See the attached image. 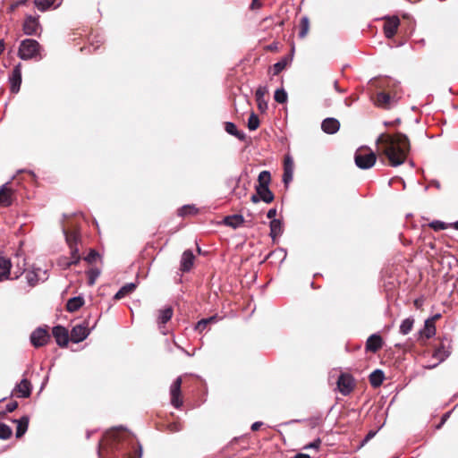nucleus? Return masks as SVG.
<instances>
[{"label":"nucleus","mask_w":458,"mask_h":458,"mask_svg":"<svg viewBox=\"0 0 458 458\" xmlns=\"http://www.w3.org/2000/svg\"><path fill=\"white\" fill-rule=\"evenodd\" d=\"M376 143L377 151L386 157L392 166L404 163L410 149V143L405 135L381 133Z\"/></svg>","instance_id":"1"},{"label":"nucleus","mask_w":458,"mask_h":458,"mask_svg":"<svg viewBox=\"0 0 458 458\" xmlns=\"http://www.w3.org/2000/svg\"><path fill=\"white\" fill-rule=\"evenodd\" d=\"M440 318V314L431 315V369L444 361L450 354V341L446 337H432L436 335V327L433 322Z\"/></svg>","instance_id":"2"},{"label":"nucleus","mask_w":458,"mask_h":458,"mask_svg":"<svg viewBox=\"0 0 458 458\" xmlns=\"http://www.w3.org/2000/svg\"><path fill=\"white\" fill-rule=\"evenodd\" d=\"M377 160L376 154L367 147L359 148L354 155L356 165L360 169L371 168Z\"/></svg>","instance_id":"3"},{"label":"nucleus","mask_w":458,"mask_h":458,"mask_svg":"<svg viewBox=\"0 0 458 458\" xmlns=\"http://www.w3.org/2000/svg\"><path fill=\"white\" fill-rule=\"evenodd\" d=\"M40 45L35 39H24L21 41L18 55L22 60H29L36 57L40 52Z\"/></svg>","instance_id":"4"},{"label":"nucleus","mask_w":458,"mask_h":458,"mask_svg":"<svg viewBox=\"0 0 458 458\" xmlns=\"http://www.w3.org/2000/svg\"><path fill=\"white\" fill-rule=\"evenodd\" d=\"M401 98L397 89L388 92H379L375 99V104L385 109L391 108Z\"/></svg>","instance_id":"5"},{"label":"nucleus","mask_w":458,"mask_h":458,"mask_svg":"<svg viewBox=\"0 0 458 458\" xmlns=\"http://www.w3.org/2000/svg\"><path fill=\"white\" fill-rule=\"evenodd\" d=\"M337 387L344 395L349 394L354 387L352 377L349 374H342L337 380Z\"/></svg>","instance_id":"6"},{"label":"nucleus","mask_w":458,"mask_h":458,"mask_svg":"<svg viewBox=\"0 0 458 458\" xmlns=\"http://www.w3.org/2000/svg\"><path fill=\"white\" fill-rule=\"evenodd\" d=\"M47 270L40 267L33 268L26 274V279L30 286H35L39 282L47 280Z\"/></svg>","instance_id":"7"},{"label":"nucleus","mask_w":458,"mask_h":458,"mask_svg":"<svg viewBox=\"0 0 458 458\" xmlns=\"http://www.w3.org/2000/svg\"><path fill=\"white\" fill-rule=\"evenodd\" d=\"M49 340V335L47 330L38 328L32 332L30 335V342L36 348L45 345Z\"/></svg>","instance_id":"8"},{"label":"nucleus","mask_w":458,"mask_h":458,"mask_svg":"<svg viewBox=\"0 0 458 458\" xmlns=\"http://www.w3.org/2000/svg\"><path fill=\"white\" fill-rule=\"evenodd\" d=\"M182 377H178L170 387L171 403L175 408H179L182 404L180 399L181 394Z\"/></svg>","instance_id":"9"},{"label":"nucleus","mask_w":458,"mask_h":458,"mask_svg":"<svg viewBox=\"0 0 458 458\" xmlns=\"http://www.w3.org/2000/svg\"><path fill=\"white\" fill-rule=\"evenodd\" d=\"M89 333L90 330L86 325H76L71 331V340L74 343H80L86 339Z\"/></svg>","instance_id":"10"},{"label":"nucleus","mask_w":458,"mask_h":458,"mask_svg":"<svg viewBox=\"0 0 458 458\" xmlns=\"http://www.w3.org/2000/svg\"><path fill=\"white\" fill-rule=\"evenodd\" d=\"M53 335L59 346L64 347L67 345L69 341V334L66 328L61 326L55 327L53 328Z\"/></svg>","instance_id":"11"},{"label":"nucleus","mask_w":458,"mask_h":458,"mask_svg":"<svg viewBox=\"0 0 458 458\" xmlns=\"http://www.w3.org/2000/svg\"><path fill=\"white\" fill-rule=\"evenodd\" d=\"M13 191L9 186V182L3 184L0 187V206L8 207L13 202Z\"/></svg>","instance_id":"12"},{"label":"nucleus","mask_w":458,"mask_h":458,"mask_svg":"<svg viewBox=\"0 0 458 458\" xmlns=\"http://www.w3.org/2000/svg\"><path fill=\"white\" fill-rule=\"evenodd\" d=\"M400 21L397 17L394 16L391 18H387L384 25V31L386 37L388 38H393L396 33Z\"/></svg>","instance_id":"13"},{"label":"nucleus","mask_w":458,"mask_h":458,"mask_svg":"<svg viewBox=\"0 0 458 458\" xmlns=\"http://www.w3.org/2000/svg\"><path fill=\"white\" fill-rule=\"evenodd\" d=\"M11 91L17 93L20 90L21 83V64L16 65L10 76Z\"/></svg>","instance_id":"14"},{"label":"nucleus","mask_w":458,"mask_h":458,"mask_svg":"<svg viewBox=\"0 0 458 458\" xmlns=\"http://www.w3.org/2000/svg\"><path fill=\"white\" fill-rule=\"evenodd\" d=\"M31 385L29 380L22 379L14 388L13 393L17 397L26 398L30 395Z\"/></svg>","instance_id":"15"},{"label":"nucleus","mask_w":458,"mask_h":458,"mask_svg":"<svg viewBox=\"0 0 458 458\" xmlns=\"http://www.w3.org/2000/svg\"><path fill=\"white\" fill-rule=\"evenodd\" d=\"M321 128L324 132L334 134L339 131L340 123L335 118H326L321 123Z\"/></svg>","instance_id":"16"},{"label":"nucleus","mask_w":458,"mask_h":458,"mask_svg":"<svg viewBox=\"0 0 458 458\" xmlns=\"http://www.w3.org/2000/svg\"><path fill=\"white\" fill-rule=\"evenodd\" d=\"M39 30V23L37 18L29 16L23 24L24 33L27 35H36Z\"/></svg>","instance_id":"17"},{"label":"nucleus","mask_w":458,"mask_h":458,"mask_svg":"<svg viewBox=\"0 0 458 458\" xmlns=\"http://www.w3.org/2000/svg\"><path fill=\"white\" fill-rule=\"evenodd\" d=\"M293 160L291 157L287 156L284 164V182L287 185L292 180L293 175Z\"/></svg>","instance_id":"18"},{"label":"nucleus","mask_w":458,"mask_h":458,"mask_svg":"<svg viewBox=\"0 0 458 458\" xmlns=\"http://www.w3.org/2000/svg\"><path fill=\"white\" fill-rule=\"evenodd\" d=\"M11 267V260L5 257H0V282L9 279Z\"/></svg>","instance_id":"19"},{"label":"nucleus","mask_w":458,"mask_h":458,"mask_svg":"<svg viewBox=\"0 0 458 458\" xmlns=\"http://www.w3.org/2000/svg\"><path fill=\"white\" fill-rule=\"evenodd\" d=\"M382 338L378 335H371L366 343V349L368 351L376 352L382 347Z\"/></svg>","instance_id":"20"},{"label":"nucleus","mask_w":458,"mask_h":458,"mask_svg":"<svg viewBox=\"0 0 458 458\" xmlns=\"http://www.w3.org/2000/svg\"><path fill=\"white\" fill-rule=\"evenodd\" d=\"M63 232L64 233L66 242L69 245L70 249L72 250L74 248H78L77 247V242L79 241L78 232L75 229L67 230L66 228H64Z\"/></svg>","instance_id":"21"},{"label":"nucleus","mask_w":458,"mask_h":458,"mask_svg":"<svg viewBox=\"0 0 458 458\" xmlns=\"http://www.w3.org/2000/svg\"><path fill=\"white\" fill-rule=\"evenodd\" d=\"M194 260V255L191 250H187L182 253V260H181V267L183 271H189L192 265Z\"/></svg>","instance_id":"22"},{"label":"nucleus","mask_w":458,"mask_h":458,"mask_svg":"<svg viewBox=\"0 0 458 458\" xmlns=\"http://www.w3.org/2000/svg\"><path fill=\"white\" fill-rule=\"evenodd\" d=\"M224 223L225 225L236 229L244 223V218L241 215L228 216L224 219Z\"/></svg>","instance_id":"23"},{"label":"nucleus","mask_w":458,"mask_h":458,"mask_svg":"<svg viewBox=\"0 0 458 458\" xmlns=\"http://www.w3.org/2000/svg\"><path fill=\"white\" fill-rule=\"evenodd\" d=\"M173 316V310L171 307H166L163 310H159L157 324L159 328L161 329L162 326L168 322Z\"/></svg>","instance_id":"24"},{"label":"nucleus","mask_w":458,"mask_h":458,"mask_svg":"<svg viewBox=\"0 0 458 458\" xmlns=\"http://www.w3.org/2000/svg\"><path fill=\"white\" fill-rule=\"evenodd\" d=\"M256 191L260 199L266 203H270L274 199V194L268 187H256Z\"/></svg>","instance_id":"25"},{"label":"nucleus","mask_w":458,"mask_h":458,"mask_svg":"<svg viewBox=\"0 0 458 458\" xmlns=\"http://www.w3.org/2000/svg\"><path fill=\"white\" fill-rule=\"evenodd\" d=\"M283 233V225L279 219H273L270 222V236L273 240L280 236Z\"/></svg>","instance_id":"26"},{"label":"nucleus","mask_w":458,"mask_h":458,"mask_svg":"<svg viewBox=\"0 0 458 458\" xmlns=\"http://www.w3.org/2000/svg\"><path fill=\"white\" fill-rule=\"evenodd\" d=\"M17 423L16 437H21L25 434L29 426V417L23 416L20 420H14Z\"/></svg>","instance_id":"27"},{"label":"nucleus","mask_w":458,"mask_h":458,"mask_svg":"<svg viewBox=\"0 0 458 458\" xmlns=\"http://www.w3.org/2000/svg\"><path fill=\"white\" fill-rule=\"evenodd\" d=\"M136 289V284L134 283L126 284L123 285L114 295L115 300H121L131 293Z\"/></svg>","instance_id":"28"},{"label":"nucleus","mask_w":458,"mask_h":458,"mask_svg":"<svg viewBox=\"0 0 458 458\" xmlns=\"http://www.w3.org/2000/svg\"><path fill=\"white\" fill-rule=\"evenodd\" d=\"M225 130L226 131L227 133L235 136L237 139L241 140H243L245 139L244 132L238 131L233 123L226 122L225 123Z\"/></svg>","instance_id":"29"},{"label":"nucleus","mask_w":458,"mask_h":458,"mask_svg":"<svg viewBox=\"0 0 458 458\" xmlns=\"http://www.w3.org/2000/svg\"><path fill=\"white\" fill-rule=\"evenodd\" d=\"M84 303V301L81 297H73L68 300L66 304V309L70 312H73L78 310Z\"/></svg>","instance_id":"30"},{"label":"nucleus","mask_w":458,"mask_h":458,"mask_svg":"<svg viewBox=\"0 0 458 458\" xmlns=\"http://www.w3.org/2000/svg\"><path fill=\"white\" fill-rule=\"evenodd\" d=\"M383 380L384 373L379 369H376L369 376L370 384L375 387L379 386L383 383Z\"/></svg>","instance_id":"31"},{"label":"nucleus","mask_w":458,"mask_h":458,"mask_svg":"<svg viewBox=\"0 0 458 458\" xmlns=\"http://www.w3.org/2000/svg\"><path fill=\"white\" fill-rule=\"evenodd\" d=\"M413 324L414 319L412 318H405L400 325V333L404 335H408L411 331Z\"/></svg>","instance_id":"32"},{"label":"nucleus","mask_w":458,"mask_h":458,"mask_svg":"<svg viewBox=\"0 0 458 458\" xmlns=\"http://www.w3.org/2000/svg\"><path fill=\"white\" fill-rule=\"evenodd\" d=\"M428 339H429V318L425 319L424 329L419 333V340L421 341L423 344H427Z\"/></svg>","instance_id":"33"},{"label":"nucleus","mask_w":458,"mask_h":458,"mask_svg":"<svg viewBox=\"0 0 458 458\" xmlns=\"http://www.w3.org/2000/svg\"><path fill=\"white\" fill-rule=\"evenodd\" d=\"M270 179H271L270 173L268 171H262L259 174V178H258L259 185H257L256 187H268Z\"/></svg>","instance_id":"34"},{"label":"nucleus","mask_w":458,"mask_h":458,"mask_svg":"<svg viewBox=\"0 0 458 458\" xmlns=\"http://www.w3.org/2000/svg\"><path fill=\"white\" fill-rule=\"evenodd\" d=\"M198 209L194 205H184L178 210V216H185L197 214Z\"/></svg>","instance_id":"35"},{"label":"nucleus","mask_w":458,"mask_h":458,"mask_svg":"<svg viewBox=\"0 0 458 458\" xmlns=\"http://www.w3.org/2000/svg\"><path fill=\"white\" fill-rule=\"evenodd\" d=\"M55 1L56 0H35V5L39 11L44 12L52 6Z\"/></svg>","instance_id":"36"},{"label":"nucleus","mask_w":458,"mask_h":458,"mask_svg":"<svg viewBox=\"0 0 458 458\" xmlns=\"http://www.w3.org/2000/svg\"><path fill=\"white\" fill-rule=\"evenodd\" d=\"M300 26H301V30L299 32V36H300V38H303L306 37V35L308 34L309 30H310L309 19L307 17H302L301 20Z\"/></svg>","instance_id":"37"},{"label":"nucleus","mask_w":458,"mask_h":458,"mask_svg":"<svg viewBox=\"0 0 458 458\" xmlns=\"http://www.w3.org/2000/svg\"><path fill=\"white\" fill-rule=\"evenodd\" d=\"M12 428L4 423H0V438L6 440L12 436Z\"/></svg>","instance_id":"38"},{"label":"nucleus","mask_w":458,"mask_h":458,"mask_svg":"<svg viewBox=\"0 0 458 458\" xmlns=\"http://www.w3.org/2000/svg\"><path fill=\"white\" fill-rule=\"evenodd\" d=\"M274 98L276 102L284 104L287 101V93L284 89H278L276 90Z\"/></svg>","instance_id":"39"},{"label":"nucleus","mask_w":458,"mask_h":458,"mask_svg":"<svg viewBox=\"0 0 458 458\" xmlns=\"http://www.w3.org/2000/svg\"><path fill=\"white\" fill-rule=\"evenodd\" d=\"M259 126V117L252 113L248 120V128L250 131H255Z\"/></svg>","instance_id":"40"},{"label":"nucleus","mask_w":458,"mask_h":458,"mask_svg":"<svg viewBox=\"0 0 458 458\" xmlns=\"http://www.w3.org/2000/svg\"><path fill=\"white\" fill-rule=\"evenodd\" d=\"M268 89L267 86H259L255 93L257 102H261L264 99L266 94H267Z\"/></svg>","instance_id":"41"},{"label":"nucleus","mask_w":458,"mask_h":458,"mask_svg":"<svg viewBox=\"0 0 458 458\" xmlns=\"http://www.w3.org/2000/svg\"><path fill=\"white\" fill-rule=\"evenodd\" d=\"M447 227H450L449 224H445L439 220L431 221V229L435 231L444 230Z\"/></svg>","instance_id":"42"},{"label":"nucleus","mask_w":458,"mask_h":458,"mask_svg":"<svg viewBox=\"0 0 458 458\" xmlns=\"http://www.w3.org/2000/svg\"><path fill=\"white\" fill-rule=\"evenodd\" d=\"M57 264L63 269H67V268H69L72 265V262H71L70 259L67 257H61L58 259Z\"/></svg>","instance_id":"43"},{"label":"nucleus","mask_w":458,"mask_h":458,"mask_svg":"<svg viewBox=\"0 0 458 458\" xmlns=\"http://www.w3.org/2000/svg\"><path fill=\"white\" fill-rule=\"evenodd\" d=\"M214 319H215V318H206V319H202V320L199 321L196 325V330L202 332L206 328L207 325L209 322L213 321Z\"/></svg>","instance_id":"44"},{"label":"nucleus","mask_w":458,"mask_h":458,"mask_svg":"<svg viewBox=\"0 0 458 458\" xmlns=\"http://www.w3.org/2000/svg\"><path fill=\"white\" fill-rule=\"evenodd\" d=\"M98 276L99 271L98 269H91L90 271H89V284L93 285Z\"/></svg>","instance_id":"45"},{"label":"nucleus","mask_w":458,"mask_h":458,"mask_svg":"<svg viewBox=\"0 0 458 458\" xmlns=\"http://www.w3.org/2000/svg\"><path fill=\"white\" fill-rule=\"evenodd\" d=\"M71 255H72V258H71L70 261L72 262V265L73 264H77V263L80 262L81 256L79 254V249L78 248L72 249L71 250Z\"/></svg>","instance_id":"46"},{"label":"nucleus","mask_w":458,"mask_h":458,"mask_svg":"<svg viewBox=\"0 0 458 458\" xmlns=\"http://www.w3.org/2000/svg\"><path fill=\"white\" fill-rule=\"evenodd\" d=\"M98 253L94 250H91L89 251V253L84 258V259L88 262V263H94L97 259L98 258Z\"/></svg>","instance_id":"47"},{"label":"nucleus","mask_w":458,"mask_h":458,"mask_svg":"<svg viewBox=\"0 0 458 458\" xmlns=\"http://www.w3.org/2000/svg\"><path fill=\"white\" fill-rule=\"evenodd\" d=\"M285 65H286V62L285 61H281V62H278V63L275 64H274V72H275V74H277L280 72H282L284 69Z\"/></svg>","instance_id":"48"},{"label":"nucleus","mask_w":458,"mask_h":458,"mask_svg":"<svg viewBox=\"0 0 458 458\" xmlns=\"http://www.w3.org/2000/svg\"><path fill=\"white\" fill-rule=\"evenodd\" d=\"M450 414H451V411H447V412H445V413L442 416L440 422L436 426V428H437V429H439V428H441V427L445 423V421H446V420H447V419L449 418Z\"/></svg>","instance_id":"49"},{"label":"nucleus","mask_w":458,"mask_h":458,"mask_svg":"<svg viewBox=\"0 0 458 458\" xmlns=\"http://www.w3.org/2000/svg\"><path fill=\"white\" fill-rule=\"evenodd\" d=\"M320 444H321V440L319 438H318L315 441H313L312 443L306 445L305 449H308V448L318 449L319 447Z\"/></svg>","instance_id":"50"},{"label":"nucleus","mask_w":458,"mask_h":458,"mask_svg":"<svg viewBox=\"0 0 458 458\" xmlns=\"http://www.w3.org/2000/svg\"><path fill=\"white\" fill-rule=\"evenodd\" d=\"M18 407V403L16 402H12V403H9L7 405H6V411L8 412H12L16 408Z\"/></svg>","instance_id":"51"},{"label":"nucleus","mask_w":458,"mask_h":458,"mask_svg":"<svg viewBox=\"0 0 458 458\" xmlns=\"http://www.w3.org/2000/svg\"><path fill=\"white\" fill-rule=\"evenodd\" d=\"M426 299L425 298H419V299H416L414 301V305L417 309H421V307L423 306L424 302H425Z\"/></svg>","instance_id":"52"},{"label":"nucleus","mask_w":458,"mask_h":458,"mask_svg":"<svg viewBox=\"0 0 458 458\" xmlns=\"http://www.w3.org/2000/svg\"><path fill=\"white\" fill-rule=\"evenodd\" d=\"M276 216V208H271L267 211V216L269 218V219H275L274 217Z\"/></svg>","instance_id":"53"},{"label":"nucleus","mask_w":458,"mask_h":458,"mask_svg":"<svg viewBox=\"0 0 458 458\" xmlns=\"http://www.w3.org/2000/svg\"><path fill=\"white\" fill-rule=\"evenodd\" d=\"M257 103H258L259 109H260L261 111H264L267 106V104L265 101V99H262V101L260 103L259 102H257Z\"/></svg>","instance_id":"54"},{"label":"nucleus","mask_w":458,"mask_h":458,"mask_svg":"<svg viewBox=\"0 0 458 458\" xmlns=\"http://www.w3.org/2000/svg\"><path fill=\"white\" fill-rule=\"evenodd\" d=\"M260 3L259 2V0H252V3H251V5H250V8L251 9H255V8H259L260 7Z\"/></svg>","instance_id":"55"},{"label":"nucleus","mask_w":458,"mask_h":458,"mask_svg":"<svg viewBox=\"0 0 458 458\" xmlns=\"http://www.w3.org/2000/svg\"><path fill=\"white\" fill-rule=\"evenodd\" d=\"M261 425H262V422H259V421L258 422H254L252 424V426H251V429L254 430V431L258 430L260 428Z\"/></svg>","instance_id":"56"},{"label":"nucleus","mask_w":458,"mask_h":458,"mask_svg":"<svg viewBox=\"0 0 458 458\" xmlns=\"http://www.w3.org/2000/svg\"><path fill=\"white\" fill-rule=\"evenodd\" d=\"M251 201L253 203H258L259 200H260V198L259 196L257 194V195H252L251 198H250Z\"/></svg>","instance_id":"57"},{"label":"nucleus","mask_w":458,"mask_h":458,"mask_svg":"<svg viewBox=\"0 0 458 458\" xmlns=\"http://www.w3.org/2000/svg\"><path fill=\"white\" fill-rule=\"evenodd\" d=\"M431 186H434L437 189H440V183L438 181L436 180H431Z\"/></svg>","instance_id":"58"},{"label":"nucleus","mask_w":458,"mask_h":458,"mask_svg":"<svg viewBox=\"0 0 458 458\" xmlns=\"http://www.w3.org/2000/svg\"><path fill=\"white\" fill-rule=\"evenodd\" d=\"M294 458H310V455L306 454H298L295 455Z\"/></svg>","instance_id":"59"},{"label":"nucleus","mask_w":458,"mask_h":458,"mask_svg":"<svg viewBox=\"0 0 458 458\" xmlns=\"http://www.w3.org/2000/svg\"><path fill=\"white\" fill-rule=\"evenodd\" d=\"M334 88L335 89L336 91L338 92H343L344 90H342L339 87H338V82L336 81H334Z\"/></svg>","instance_id":"60"},{"label":"nucleus","mask_w":458,"mask_h":458,"mask_svg":"<svg viewBox=\"0 0 458 458\" xmlns=\"http://www.w3.org/2000/svg\"><path fill=\"white\" fill-rule=\"evenodd\" d=\"M449 225H450V227H453V228L458 230V221L449 224Z\"/></svg>","instance_id":"61"},{"label":"nucleus","mask_w":458,"mask_h":458,"mask_svg":"<svg viewBox=\"0 0 458 458\" xmlns=\"http://www.w3.org/2000/svg\"><path fill=\"white\" fill-rule=\"evenodd\" d=\"M173 428H171V430H174V431H178L180 430V427L176 424H174V426H172Z\"/></svg>","instance_id":"62"},{"label":"nucleus","mask_w":458,"mask_h":458,"mask_svg":"<svg viewBox=\"0 0 458 458\" xmlns=\"http://www.w3.org/2000/svg\"><path fill=\"white\" fill-rule=\"evenodd\" d=\"M4 51V43L3 41H0V55L3 53Z\"/></svg>","instance_id":"63"},{"label":"nucleus","mask_w":458,"mask_h":458,"mask_svg":"<svg viewBox=\"0 0 458 458\" xmlns=\"http://www.w3.org/2000/svg\"><path fill=\"white\" fill-rule=\"evenodd\" d=\"M373 436H374V433H369L368 437H373Z\"/></svg>","instance_id":"64"}]
</instances>
